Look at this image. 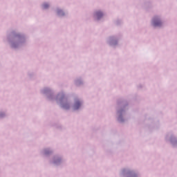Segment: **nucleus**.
<instances>
[{"instance_id":"f257e3e1","label":"nucleus","mask_w":177,"mask_h":177,"mask_svg":"<svg viewBox=\"0 0 177 177\" xmlns=\"http://www.w3.org/2000/svg\"><path fill=\"white\" fill-rule=\"evenodd\" d=\"M153 24L154 27H158L161 25V21L158 20V19H153Z\"/></svg>"},{"instance_id":"f03ea898","label":"nucleus","mask_w":177,"mask_h":177,"mask_svg":"<svg viewBox=\"0 0 177 177\" xmlns=\"http://www.w3.org/2000/svg\"><path fill=\"white\" fill-rule=\"evenodd\" d=\"M80 106L81 102H80V101L76 102L74 105V110H78V109H80Z\"/></svg>"},{"instance_id":"7ed1b4c3","label":"nucleus","mask_w":177,"mask_h":177,"mask_svg":"<svg viewBox=\"0 0 177 177\" xmlns=\"http://www.w3.org/2000/svg\"><path fill=\"white\" fill-rule=\"evenodd\" d=\"M95 16H96L97 19H100L101 17H103V13H102V12H97L95 13Z\"/></svg>"},{"instance_id":"20e7f679","label":"nucleus","mask_w":177,"mask_h":177,"mask_svg":"<svg viewBox=\"0 0 177 177\" xmlns=\"http://www.w3.org/2000/svg\"><path fill=\"white\" fill-rule=\"evenodd\" d=\"M43 8H44V9H48V8H49V4H48V3H44V4L43 5Z\"/></svg>"},{"instance_id":"39448f33","label":"nucleus","mask_w":177,"mask_h":177,"mask_svg":"<svg viewBox=\"0 0 177 177\" xmlns=\"http://www.w3.org/2000/svg\"><path fill=\"white\" fill-rule=\"evenodd\" d=\"M63 107H64V109H67V106H66V105H63Z\"/></svg>"}]
</instances>
